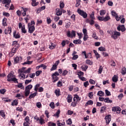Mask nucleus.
<instances>
[{
    "label": "nucleus",
    "mask_w": 126,
    "mask_h": 126,
    "mask_svg": "<svg viewBox=\"0 0 126 126\" xmlns=\"http://www.w3.org/2000/svg\"><path fill=\"white\" fill-rule=\"evenodd\" d=\"M84 73L81 71L78 72V73H77V75H78L79 78L81 77L82 75H84Z\"/></svg>",
    "instance_id": "obj_58"
},
{
    "label": "nucleus",
    "mask_w": 126,
    "mask_h": 126,
    "mask_svg": "<svg viewBox=\"0 0 126 126\" xmlns=\"http://www.w3.org/2000/svg\"><path fill=\"white\" fill-rule=\"evenodd\" d=\"M67 37L68 38H72L73 37H75V31H67L66 32Z\"/></svg>",
    "instance_id": "obj_6"
},
{
    "label": "nucleus",
    "mask_w": 126,
    "mask_h": 126,
    "mask_svg": "<svg viewBox=\"0 0 126 126\" xmlns=\"http://www.w3.org/2000/svg\"><path fill=\"white\" fill-rule=\"evenodd\" d=\"M23 58L22 57L17 56L14 58V64H16V63H20L22 61Z\"/></svg>",
    "instance_id": "obj_8"
},
{
    "label": "nucleus",
    "mask_w": 126,
    "mask_h": 126,
    "mask_svg": "<svg viewBox=\"0 0 126 126\" xmlns=\"http://www.w3.org/2000/svg\"><path fill=\"white\" fill-rule=\"evenodd\" d=\"M48 126H56L57 124H56V123H54L52 122H50L48 123Z\"/></svg>",
    "instance_id": "obj_49"
},
{
    "label": "nucleus",
    "mask_w": 126,
    "mask_h": 126,
    "mask_svg": "<svg viewBox=\"0 0 126 126\" xmlns=\"http://www.w3.org/2000/svg\"><path fill=\"white\" fill-rule=\"evenodd\" d=\"M117 30H118V31H122V32H125V31H126V27H125V25H119L117 27Z\"/></svg>",
    "instance_id": "obj_12"
},
{
    "label": "nucleus",
    "mask_w": 126,
    "mask_h": 126,
    "mask_svg": "<svg viewBox=\"0 0 126 126\" xmlns=\"http://www.w3.org/2000/svg\"><path fill=\"white\" fill-rule=\"evenodd\" d=\"M103 71V66H100L98 69V74H101Z\"/></svg>",
    "instance_id": "obj_51"
},
{
    "label": "nucleus",
    "mask_w": 126,
    "mask_h": 126,
    "mask_svg": "<svg viewBox=\"0 0 126 126\" xmlns=\"http://www.w3.org/2000/svg\"><path fill=\"white\" fill-rule=\"evenodd\" d=\"M11 30L12 29L11 27H8L7 29H5L4 30V33L6 35H7L8 34H11Z\"/></svg>",
    "instance_id": "obj_16"
},
{
    "label": "nucleus",
    "mask_w": 126,
    "mask_h": 126,
    "mask_svg": "<svg viewBox=\"0 0 126 126\" xmlns=\"http://www.w3.org/2000/svg\"><path fill=\"white\" fill-rule=\"evenodd\" d=\"M93 52L96 57V60H98V59H99V58H101V55H100V54H99V53L97 52L96 50H94Z\"/></svg>",
    "instance_id": "obj_21"
},
{
    "label": "nucleus",
    "mask_w": 126,
    "mask_h": 126,
    "mask_svg": "<svg viewBox=\"0 0 126 126\" xmlns=\"http://www.w3.org/2000/svg\"><path fill=\"white\" fill-rule=\"evenodd\" d=\"M71 124H72V121H71V119L69 118L66 121V125L70 126Z\"/></svg>",
    "instance_id": "obj_43"
},
{
    "label": "nucleus",
    "mask_w": 126,
    "mask_h": 126,
    "mask_svg": "<svg viewBox=\"0 0 126 126\" xmlns=\"http://www.w3.org/2000/svg\"><path fill=\"white\" fill-rule=\"evenodd\" d=\"M77 12L80 15H81L83 18H87V13L84 12V11L79 8L77 9Z\"/></svg>",
    "instance_id": "obj_7"
},
{
    "label": "nucleus",
    "mask_w": 126,
    "mask_h": 126,
    "mask_svg": "<svg viewBox=\"0 0 126 126\" xmlns=\"http://www.w3.org/2000/svg\"><path fill=\"white\" fill-rule=\"evenodd\" d=\"M22 32V33H24V34H26L27 33V31L26 29H25V25H23L22 28H21Z\"/></svg>",
    "instance_id": "obj_34"
},
{
    "label": "nucleus",
    "mask_w": 126,
    "mask_h": 126,
    "mask_svg": "<svg viewBox=\"0 0 126 126\" xmlns=\"http://www.w3.org/2000/svg\"><path fill=\"white\" fill-rule=\"evenodd\" d=\"M19 77L20 79L23 80V79H25V75L24 74L21 73L19 75Z\"/></svg>",
    "instance_id": "obj_40"
},
{
    "label": "nucleus",
    "mask_w": 126,
    "mask_h": 126,
    "mask_svg": "<svg viewBox=\"0 0 126 126\" xmlns=\"http://www.w3.org/2000/svg\"><path fill=\"white\" fill-rule=\"evenodd\" d=\"M111 20V17L109 16V14H107L105 17H103V21H109Z\"/></svg>",
    "instance_id": "obj_17"
},
{
    "label": "nucleus",
    "mask_w": 126,
    "mask_h": 126,
    "mask_svg": "<svg viewBox=\"0 0 126 126\" xmlns=\"http://www.w3.org/2000/svg\"><path fill=\"white\" fill-rule=\"evenodd\" d=\"M12 45L14 46V47L15 48H19L20 46L19 44L17 43V41H13Z\"/></svg>",
    "instance_id": "obj_35"
},
{
    "label": "nucleus",
    "mask_w": 126,
    "mask_h": 126,
    "mask_svg": "<svg viewBox=\"0 0 126 126\" xmlns=\"http://www.w3.org/2000/svg\"><path fill=\"white\" fill-rule=\"evenodd\" d=\"M58 126H65V123L64 122H63L62 123H57Z\"/></svg>",
    "instance_id": "obj_55"
},
{
    "label": "nucleus",
    "mask_w": 126,
    "mask_h": 126,
    "mask_svg": "<svg viewBox=\"0 0 126 126\" xmlns=\"http://www.w3.org/2000/svg\"><path fill=\"white\" fill-rule=\"evenodd\" d=\"M33 119L36 121L37 124H39V125H41V126H42V125L46 124L45 119H44L43 117L42 116L38 117V116H36L34 117Z\"/></svg>",
    "instance_id": "obj_2"
},
{
    "label": "nucleus",
    "mask_w": 126,
    "mask_h": 126,
    "mask_svg": "<svg viewBox=\"0 0 126 126\" xmlns=\"http://www.w3.org/2000/svg\"><path fill=\"white\" fill-rule=\"evenodd\" d=\"M106 10H101L100 11V15H101V16H104V15H105L106 14Z\"/></svg>",
    "instance_id": "obj_37"
},
{
    "label": "nucleus",
    "mask_w": 126,
    "mask_h": 126,
    "mask_svg": "<svg viewBox=\"0 0 126 126\" xmlns=\"http://www.w3.org/2000/svg\"><path fill=\"white\" fill-rule=\"evenodd\" d=\"M112 119V116L111 115H107L105 117V120H106V125H109L110 124V122H111Z\"/></svg>",
    "instance_id": "obj_13"
},
{
    "label": "nucleus",
    "mask_w": 126,
    "mask_h": 126,
    "mask_svg": "<svg viewBox=\"0 0 126 126\" xmlns=\"http://www.w3.org/2000/svg\"><path fill=\"white\" fill-rule=\"evenodd\" d=\"M120 36H121V32L115 31L113 35L111 36V38L114 39V40H117L118 37H120Z\"/></svg>",
    "instance_id": "obj_9"
},
{
    "label": "nucleus",
    "mask_w": 126,
    "mask_h": 126,
    "mask_svg": "<svg viewBox=\"0 0 126 126\" xmlns=\"http://www.w3.org/2000/svg\"><path fill=\"white\" fill-rule=\"evenodd\" d=\"M17 86L18 87V88H21V89L24 90V86L22 85V83H19Z\"/></svg>",
    "instance_id": "obj_42"
},
{
    "label": "nucleus",
    "mask_w": 126,
    "mask_h": 126,
    "mask_svg": "<svg viewBox=\"0 0 126 126\" xmlns=\"http://www.w3.org/2000/svg\"><path fill=\"white\" fill-rule=\"evenodd\" d=\"M107 109L106 106H102L100 108V113H104L105 112V110Z\"/></svg>",
    "instance_id": "obj_50"
},
{
    "label": "nucleus",
    "mask_w": 126,
    "mask_h": 126,
    "mask_svg": "<svg viewBox=\"0 0 126 126\" xmlns=\"http://www.w3.org/2000/svg\"><path fill=\"white\" fill-rule=\"evenodd\" d=\"M17 80H18L17 79H16V78H15V77L13 78L12 79H9L8 81L9 82L14 81V82L15 83H18V81H17Z\"/></svg>",
    "instance_id": "obj_36"
},
{
    "label": "nucleus",
    "mask_w": 126,
    "mask_h": 126,
    "mask_svg": "<svg viewBox=\"0 0 126 126\" xmlns=\"http://www.w3.org/2000/svg\"><path fill=\"white\" fill-rule=\"evenodd\" d=\"M60 8L63 9V7H64V3L63 1H61L60 2Z\"/></svg>",
    "instance_id": "obj_53"
},
{
    "label": "nucleus",
    "mask_w": 126,
    "mask_h": 126,
    "mask_svg": "<svg viewBox=\"0 0 126 126\" xmlns=\"http://www.w3.org/2000/svg\"><path fill=\"white\" fill-rule=\"evenodd\" d=\"M115 31H113V30H110V31H107V33H108V34H110V35H111V36H113V35H114V33Z\"/></svg>",
    "instance_id": "obj_57"
},
{
    "label": "nucleus",
    "mask_w": 126,
    "mask_h": 126,
    "mask_svg": "<svg viewBox=\"0 0 126 126\" xmlns=\"http://www.w3.org/2000/svg\"><path fill=\"white\" fill-rule=\"evenodd\" d=\"M82 54L84 55L85 59H91V58H92L91 53L86 54V51H83Z\"/></svg>",
    "instance_id": "obj_14"
},
{
    "label": "nucleus",
    "mask_w": 126,
    "mask_h": 126,
    "mask_svg": "<svg viewBox=\"0 0 126 126\" xmlns=\"http://www.w3.org/2000/svg\"><path fill=\"white\" fill-rule=\"evenodd\" d=\"M7 21V19L6 18H4L2 20V25L4 27H5L7 25V23H6Z\"/></svg>",
    "instance_id": "obj_28"
},
{
    "label": "nucleus",
    "mask_w": 126,
    "mask_h": 126,
    "mask_svg": "<svg viewBox=\"0 0 126 126\" xmlns=\"http://www.w3.org/2000/svg\"><path fill=\"white\" fill-rule=\"evenodd\" d=\"M81 100V98L78 96L77 94H74L73 101L75 102H79Z\"/></svg>",
    "instance_id": "obj_15"
},
{
    "label": "nucleus",
    "mask_w": 126,
    "mask_h": 126,
    "mask_svg": "<svg viewBox=\"0 0 126 126\" xmlns=\"http://www.w3.org/2000/svg\"><path fill=\"white\" fill-rule=\"evenodd\" d=\"M59 75H60V74H59V72H55V73H53L51 75L53 80L52 81L54 83H55V82H57V81L59 80V78L58 77Z\"/></svg>",
    "instance_id": "obj_4"
},
{
    "label": "nucleus",
    "mask_w": 126,
    "mask_h": 126,
    "mask_svg": "<svg viewBox=\"0 0 126 126\" xmlns=\"http://www.w3.org/2000/svg\"><path fill=\"white\" fill-rule=\"evenodd\" d=\"M28 27L29 33L32 34L35 31V22L32 21L31 23H29L28 24Z\"/></svg>",
    "instance_id": "obj_1"
},
{
    "label": "nucleus",
    "mask_w": 126,
    "mask_h": 126,
    "mask_svg": "<svg viewBox=\"0 0 126 126\" xmlns=\"http://www.w3.org/2000/svg\"><path fill=\"white\" fill-rule=\"evenodd\" d=\"M49 48L51 50H53L56 48V45H55L53 43H51L49 46Z\"/></svg>",
    "instance_id": "obj_41"
},
{
    "label": "nucleus",
    "mask_w": 126,
    "mask_h": 126,
    "mask_svg": "<svg viewBox=\"0 0 126 126\" xmlns=\"http://www.w3.org/2000/svg\"><path fill=\"white\" fill-rule=\"evenodd\" d=\"M18 105V100L15 99L11 103V106H17Z\"/></svg>",
    "instance_id": "obj_30"
},
{
    "label": "nucleus",
    "mask_w": 126,
    "mask_h": 126,
    "mask_svg": "<svg viewBox=\"0 0 126 126\" xmlns=\"http://www.w3.org/2000/svg\"><path fill=\"white\" fill-rule=\"evenodd\" d=\"M77 105V102L76 101H73L71 104V106L72 107H76V105Z\"/></svg>",
    "instance_id": "obj_56"
},
{
    "label": "nucleus",
    "mask_w": 126,
    "mask_h": 126,
    "mask_svg": "<svg viewBox=\"0 0 126 126\" xmlns=\"http://www.w3.org/2000/svg\"><path fill=\"white\" fill-rule=\"evenodd\" d=\"M104 93L103 91H99L98 92L97 95V96H100V97H103V96H104Z\"/></svg>",
    "instance_id": "obj_32"
},
{
    "label": "nucleus",
    "mask_w": 126,
    "mask_h": 126,
    "mask_svg": "<svg viewBox=\"0 0 126 126\" xmlns=\"http://www.w3.org/2000/svg\"><path fill=\"white\" fill-rule=\"evenodd\" d=\"M33 88L32 85H29L25 88V95L27 97L30 94V90Z\"/></svg>",
    "instance_id": "obj_3"
},
{
    "label": "nucleus",
    "mask_w": 126,
    "mask_h": 126,
    "mask_svg": "<svg viewBox=\"0 0 126 126\" xmlns=\"http://www.w3.org/2000/svg\"><path fill=\"white\" fill-rule=\"evenodd\" d=\"M98 51L100 52H106V48L103 46L98 48Z\"/></svg>",
    "instance_id": "obj_38"
},
{
    "label": "nucleus",
    "mask_w": 126,
    "mask_h": 126,
    "mask_svg": "<svg viewBox=\"0 0 126 126\" xmlns=\"http://www.w3.org/2000/svg\"><path fill=\"white\" fill-rule=\"evenodd\" d=\"M82 41H81V39H76L75 40H73V43L76 44V45H78L79 44H81Z\"/></svg>",
    "instance_id": "obj_29"
},
{
    "label": "nucleus",
    "mask_w": 126,
    "mask_h": 126,
    "mask_svg": "<svg viewBox=\"0 0 126 126\" xmlns=\"http://www.w3.org/2000/svg\"><path fill=\"white\" fill-rule=\"evenodd\" d=\"M36 95H37V93H34L33 94H31L30 95L29 98L30 99H32V98H34L35 96H36Z\"/></svg>",
    "instance_id": "obj_47"
},
{
    "label": "nucleus",
    "mask_w": 126,
    "mask_h": 126,
    "mask_svg": "<svg viewBox=\"0 0 126 126\" xmlns=\"http://www.w3.org/2000/svg\"><path fill=\"white\" fill-rule=\"evenodd\" d=\"M111 15L112 16H114V17H115L117 21H120V19H121V18H123V16H120L119 17L118 14H117V12H116L115 10L111 11Z\"/></svg>",
    "instance_id": "obj_5"
},
{
    "label": "nucleus",
    "mask_w": 126,
    "mask_h": 126,
    "mask_svg": "<svg viewBox=\"0 0 126 126\" xmlns=\"http://www.w3.org/2000/svg\"><path fill=\"white\" fill-rule=\"evenodd\" d=\"M14 77H15V75H13L11 73H10L7 76V81H8L9 79H12L13 78H14Z\"/></svg>",
    "instance_id": "obj_23"
},
{
    "label": "nucleus",
    "mask_w": 126,
    "mask_h": 126,
    "mask_svg": "<svg viewBox=\"0 0 126 126\" xmlns=\"http://www.w3.org/2000/svg\"><path fill=\"white\" fill-rule=\"evenodd\" d=\"M81 68L82 69L83 71H86V70H87V68H88V66L86 65H83L81 67Z\"/></svg>",
    "instance_id": "obj_31"
},
{
    "label": "nucleus",
    "mask_w": 126,
    "mask_h": 126,
    "mask_svg": "<svg viewBox=\"0 0 126 126\" xmlns=\"http://www.w3.org/2000/svg\"><path fill=\"white\" fill-rule=\"evenodd\" d=\"M49 106L51 109H55V103L54 102H51Z\"/></svg>",
    "instance_id": "obj_60"
},
{
    "label": "nucleus",
    "mask_w": 126,
    "mask_h": 126,
    "mask_svg": "<svg viewBox=\"0 0 126 126\" xmlns=\"http://www.w3.org/2000/svg\"><path fill=\"white\" fill-rule=\"evenodd\" d=\"M86 63H87V64H89V65H92L93 64V62H91L90 60H87Z\"/></svg>",
    "instance_id": "obj_45"
},
{
    "label": "nucleus",
    "mask_w": 126,
    "mask_h": 126,
    "mask_svg": "<svg viewBox=\"0 0 126 126\" xmlns=\"http://www.w3.org/2000/svg\"><path fill=\"white\" fill-rule=\"evenodd\" d=\"M104 101L105 103H109L110 104H112V103H113V101L110 99L109 97H106L105 98H104Z\"/></svg>",
    "instance_id": "obj_25"
},
{
    "label": "nucleus",
    "mask_w": 126,
    "mask_h": 126,
    "mask_svg": "<svg viewBox=\"0 0 126 126\" xmlns=\"http://www.w3.org/2000/svg\"><path fill=\"white\" fill-rule=\"evenodd\" d=\"M0 116H1L2 118H5V114L4 113V111H3V110L0 111Z\"/></svg>",
    "instance_id": "obj_46"
},
{
    "label": "nucleus",
    "mask_w": 126,
    "mask_h": 126,
    "mask_svg": "<svg viewBox=\"0 0 126 126\" xmlns=\"http://www.w3.org/2000/svg\"><path fill=\"white\" fill-rule=\"evenodd\" d=\"M66 99L68 103H71V102L72 101V95L70 94H68Z\"/></svg>",
    "instance_id": "obj_19"
},
{
    "label": "nucleus",
    "mask_w": 126,
    "mask_h": 126,
    "mask_svg": "<svg viewBox=\"0 0 126 126\" xmlns=\"http://www.w3.org/2000/svg\"><path fill=\"white\" fill-rule=\"evenodd\" d=\"M121 73H122V74H123V75L126 74V67H123L122 68Z\"/></svg>",
    "instance_id": "obj_63"
},
{
    "label": "nucleus",
    "mask_w": 126,
    "mask_h": 126,
    "mask_svg": "<svg viewBox=\"0 0 126 126\" xmlns=\"http://www.w3.org/2000/svg\"><path fill=\"white\" fill-rule=\"evenodd\" d=\"M60 89H58L57 90H55V94H56L57 97H59L60 96Z\"/></svg>",
    "instance_id": "obj_39"
},
{
    "label": "nucleus",
    "mask_w": 126,
    "mask_h": 126,
    "mask_svg": "<svg viewBox=\"0 0 126 126\" xmlns=\"http://www.w3.org/2000/svg\"><path fill=\"white\" fill-rule=\"evenodd\" d=\"M42 73V70H40V71H37L35 72V75L36 76H39V75H40V74H41Z\"/></svg>",
    "instance_id": "obj_64"
},
{
    "label": "nucleus",
    "mask_w": 126,
    "mask_h": 126,
    "mask_svg": "<svg viewBox=\"0 0 126 126\" xmlns=\"http://www.w3.org/2000/svg\"><path fill=\"white\" fill-rule=\"evenodd\" d=\"M92 37L95 40H99V38L98 37L95 32H93Z\"/></svg>",
    "instance_id": "obj_33"
},
{
    "label": "nucleus",
    "mask_w": 126,
    "mask_h": 126,
    "mask_svg": "<svg viewBox=\"0 0 126 126\" xmlns=\"http://www.w3.org/2000/svg\"><path fill=\"white\" fill-rule=\"evenodd\" d=\"M32 6H37L39 4V2L36 1V0H32Z\"/></svg>",
    "instance_id": "obj_26"
},
{
    "label": "nucleus",
    "mask_w": 126,
    "mask_h": 126,
    "mask_svg": "<svg viewBox=\"0 0 126 126\" xmlns=\"http://www.w3.org/2000/svg\"><path fill=\"white\" fill-rule=\"evenodd\" d=\"M18 49V47H13L12 49L10 54H12L13 55H14V54H15V52L17 51Z\"/></svg>",
    "instance_id": "obj_27"
},
{
    "label": "nucleus",
    "mask_w": 126,
    "mask_h": 126,
    "mask_svg": "<svg viewBox=\"0 0 126 126\" xmlns=\"http://www.w3.org/2000/svg\"><path fill=\"white\" fill-rule=\"evenodd\" d=\"M32 63H33V61H28L26 62H24L23 64L24 65V64H32Z\"/></svg>",
    "instance_id": "obj_54"
},
{
    "label": "nucleus",
    "mask_w": 126,
    "mask_h": 126,
    "mask_svg": "<svg viewBox=\"0 0 126 126\" xmlns=\"http://www.w3.org/2000/svg\"><path fill=\"white\" fill-rule=\"evenodd\" d=\"M93 101L92 100H89L86 103V106H88V105H93Z\"/></svg>",
    "instance_id": "obj_52"
},
{
    "label": "nucleus",
    "mask_w": 126,
    "mask_h": 126,
    "mask_svg": "<svg viewBox=\"0 0 126 126\" xmlns=\"http://www.w3.org/2000/svg\"><path fill=\"white\" fill-rule=\"evenodd\" d=\"M93 92H91L89 93V97L90 98V99L93 98V96H94Z\"/></svg>",
    "instance_id": "obj_61"
},
{
    "label": "nucleus",
    "mask_w": 126,
    "mask_h": 126,
    "mask_svg": "<svg viewBox=\"0 0 126 126\" xmlns=\"http://www.w3.org/2000/svg\"><path fill=\"white\" fill-rule=\"evenodd\" d=\"M118 80H119V76L117 75H114L112 77V81L113 82H118Z\"/></svg>",
    "instance_id": "obj_22"
},
{
    "label": "nucleus",
    "mask_w": 126,
    "mask_h": 126,
    "mask_svg": "<svg viewBox=\"0 0 126 126\" xmlns=\"http://www.w3.org/2000/svg\"><path fill=\"white\" fill-rule=\"evenodd\" d=\"M25 69H26V68H25V67H23V68H22L21 69H20L19 70V71H20V72H21V73H25V71H26V70Z\"/></svg>",
    "instance_id": "obj_48"
},
{
    "label": "nucleus",
    "mask_w": 126,
    "mask_h": 126,
    "mask_svg": "<svg viewBox=\"0 0 126 126\" xmlns=\"http://www.w3.org/2000/svg\"><path fill=\"white\" fill-rule=\"evenodd\" d=\"M24 19L26 21V23H28V20L30 19V16L27 15V17L25 18Z\"/></svg>",
    "instance_id": "obj_59"
},
{
    "label": "nucleus",
    "mask_w": 126,
    "mask_h": 126,
    "mask_svg": "<svg viewBox=\"0 0 126 126\" xmlns=\"http://www.w3.org/2000/svg\"><path fill=\"white\" fill-rule=\"evenodd\" d=\"M25 121H26L25 123H29V122H30V119L29 118V117H26V118H25Z\"/></svg>",
    "instance_id": "obj_62"
},
{
    "label": "nucleus",
    "mask_w": 126,
    "mask_h": 126,
    "mask_svg": "<svg viewBox=\"0 0 126 126\" xmlns=\"http://www.w3.org/2000/svg\"><path fill=\"white\" fill-rule=\"evenodd\" d=\"M112 112H116L117 114H120L121 111V109L119 106H115L112 107Z\"/></svg>",
    "instance_id": "obj_11"
},
{
    "label": "nucleus",
    "mask_w": 126,
    "mask_h": 126,
    "mask_svg": "<svg viewBox=\"0 0 126 126\" xmlns=\"http://www.w3.org/2000/svg\"><path fill=\"white\" fill-rule=\"evenodd\" d=\"M86 22L87 23H89L90 25H93V24L94 23V19L89 20L87 19L86 20Z\"/></svg>",
    "instance_id": "obj_24"
},
{
    "label": "nucleus",
    "mask_w": 126,
    "mask_h": 126,
    "mask_svg": "<svg viewBox=\"0 0 126 126\" xmlns=\"http://www.w3.org/2000/svg\"><path fill=\"white\" fill-rule=\"evenodd\" d=\"M63 14V11H62V9L57 8L56 9V15L58 16H60Z\"/></svg>",
    "instance_id": "obj_18"
},
{
    "label": "nucleus",
    "mask_w": 126,
    "mask_h": 126,
    "mask_svg": "<svg viewBox=\"0 0 126 126\" xmlns=\"http://www.w3.org/2000/svg\"><path fill=\"white\" fill-rule=\"evenodd\" d=\"M2 2L3 4H5V7L8 8L9 7L10 3L11 2V0H3Z\"/></svg>",
    "instance_id": "obj_10"
},
{
    "label": "nucleus",
    "mask_w": 126,
    "mask_h": 126,
    "mask_svg": "<svg viewBox=\"0 0 126 126\" xmlns=\"http://www.w3.org/2000/svg\"><path fill=\"white\" fill-rule=\"evenodd\" d=\"M13 37H14L15 39H19V38H20V34L19 33L16 32H14Z\"/></svg>",
    "instance_id": "obj_20"
},
{
    "label": "nucleus",
    "mask_w": 126,
    "mask_h": 126,
    "mask_svg": "<svg viewBox=\"0 0 126 126\" xmlns=\"http://www.w3.org/2000/svg\"><path fill=\"white\" fill-rule=\"evenodd\" d=\"M68 44L69 41L68 40H63L61 43L63 47H64L65 46V44Z\"/></svg>",
    "instance_id": "obj_44"
}]
</instances>
